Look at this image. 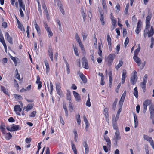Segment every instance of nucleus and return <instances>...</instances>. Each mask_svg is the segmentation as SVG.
Segmentation results:
<instances>
[{"label": "nucleus", "mask_w": 154, "mask_h": 154, "mask_svg": "<svg viewBox=\"0 0 154 154\" xmlns=\"http://www.w3.org/2000/svg\"><path fill=\"white\" fill-rule=\"evenodd\" d=\"M126 71L124 69L122 71V82L124 83L125 82V78L126 77Z\"/></svg>", "instance_id": "nucleus-13"}, {"label": "nucleus", "mask_w": 154, "mask_h": 154, "mask_svg": "<svg viewBox=\"0 0 154 154\" xmlns=\"http://www.w3.org/2000/svg\"><path fill=\"white\" fill-rule=\"evenodd\" d=\"M47 31L49 37H50L52 36H53V33L50 30V29L49 30H47Z\"/></svg>", "instance_id": "nucleus-45"}, {"label": "nucleus", "mask_w": 154, "mask_h": 154, "mask_svg": "<svg viewBox=\"0 0 154 154\" xmlns=\"http://www.w3.org/2000/svg\"><path fill=\"white\" fill-rule=\"evenodd\" d=\"M35 28L36 29L38 33L40 35V29L38 25L36 24L35 26Z\"/></svg>", "instance_id": "nucleus-35"}, {"label": "nucleus", "mask_w": 154, "mask_h": 154, "mask_svg": "<svg viewBox=\"0 0 154 154\" xmlns=\"http://www.w3.org/2000/svg\"><path fill=\"white\" fill-rule=\"evenodd\" d=\"M66 99L67 100H68L69 102H71V94L70 91L69 90H67V92L66 93Z\"/></svg>", "instance_id": "nucleus-21"}, {"label": "nucleus", "mask_w": 154, "mask_h": 154, "mask_svg": "<svg viewBox=\"0 0 154 154\" xmlns=\"http://www.w3.org/2000/svg\"><path fill=\"white\" fill-rule=\"evenodd\" d=\"M45 63L46 66V73H48L50 71L49 66L47 60L45 61Z\"/></svg>", "instance_id": "nucleus-19"}, {"label": "nucleus", "mask_w": 154, "mask_h": 154, "mask_svg": "<svg viewBox=\"0 0 154 154\" xmlns=\"http://www.w3.org/2000/svg\"><path fill=\"white\" fill-rule=\"evenodd\" d=\"M2 26L4 28H6L7 27V23L5 22H3L2 24Z\"/></svg>", "instance_id": "nucleus-63"}, {"label": "nucleus", "mask_w": 154, "mask_h": 154, "mask_svg": "<svg viewBox=\"0 0 154 154\" xmlns=\"http://www.w3.org/2000/svg\"><path fill=\"white\" fill-rule=\"evenodd\" d=\"M5 126L3 123H2L0 127L2 133L4 134H5Z\"/></svg>", "instance_id": "nucleus-22"}, {"label": "nucleus", "mask_w": 154, "mask_h": 154, "mask_svg": "<svg viewBox=\"0 0 154 154\" xmlns=\"http://www.w3.org/2000/svg\"><path fill=\"white\" fill-rule=\"evenodd\" d=\"M14 111L16 112L17 115L20 116V113L18 112H21V109L20 108V106L19 105H15L14 107Z\"/></svg>", "instance_id": "nucleus-5"}, {"label": "nucleus", "mask_w": 154, "mask_h": 154, "mask_svg": "<svg viewBox=\"0 0 154 154\" xmlns=\"http://www.w3.org/2000/svg\"><path fill=\"white\" fill-rule=\"evenodd\" d=\"M33 106L32 104H28L26 107V109L25 111H26L28 112L29 110L32 109H33Z\"/></svg>", "instance_id": "nucleus-24"}, {"label": "nucleus", "mask_w": 154, "mask_h": 154, "mask_svg": "<svg viewBox=\"0 0 154 154\" xmlns=\"http://www.w3.org/2000/svg\"><path fill=\"white\" fill-rule=\"evenodd\" d=\"M143 138L145 140H146L149 142L151 140H152V139L151 137H150L146 135H143Z\"/></svg>", "instance_id": "nucleus-34"}, {"label": "nucleus", "mask_w": 154, "mask_h": 154, "mask_svg": "<svg viewBox=\"0 0 154 154\" xmlns=\"http://www.w3.org/2000/svg\"><path fill=\"white\" fill-rule=\"evenodd\" d=\"M116 8L117 10L116 11V12H119L120 10V6L119 4H118L116 6Z\"/></svg>", "instance_id": "nucleus-60"}, {"label": "nucleus", "mask_w": 154, "mask_h": 154, "mask_svg": "<svg viewBox=\"0 0 154 154\" xmlns=\"http://www.w3.org/2000/svg\"><path fill=\"white\" fill-rule=\"evenodd\" d=\"M83 146L85 148V154H88L89 152V149L86 142H85L84 143Z\"/></svg>", "instance_id": "nucleus-20"}, {"label": "nucleus", "mask_w": 154, "mask_h": 154, "mask_svg": "<svg viewBox=\"0 0 154 154\" xmlns=\"http://www.w3.org/2000/svg\"><path fill=\"white\" fill-rule=\"evenodd\" d=\"M150 144L152 147L153 149L154 150V143L153 141L152 140H151L150 141H149Z\"/></svg>", "instance_id": "nucleus-64"}, {"label": "nucleus", "mask_w": 154, "mask_h": 154, "mask_svg": "<svg viewBox=\"0 0 154 154\" xmlns=\"http://www.w3.org/2000/svg\"><path fill=\"white\" fill-rule=\"evenodd\" d=\"M7 40L10 44H13L12 38L11 36L9 38L7 39Z\"/></svg>", "instance_id": "nucleus-49"}, {"label": "nucleus", "mask_w": 154, "mask_h": 154, "mask_svg": "<svg viewBox=\"0 0 154 154\" xmlns=\"http://www.w3.org/2000/svg\"><path fill=\"white\" fill-rule=\"evenodd\" d=\"M32 139L30 138H27L25 139L26 142L29 143L31 141Z\"/></svg>", "instance_id": "nucleus-56"}, {"label": "nucleus", "mask_w": 154, "mask_h": 154, "mask_svg": "<svg viewBox=\"0 0 154 154\" xmlns=\"http://www.w3.org/2000/svg\"><path fill=\"white\" fill-rule=\"evenodd\" d=\"M6 135L7 136L6 137V138L7 139L9 140L10 139H11L12 136L11 134L10 133H8L6 134Z\"/></svg>", "instance_id": "nucleus-46"}, {"label": "nucleus", "mask_w": 154, "mask_h": 154, "mask_svg": "<svg viewBox=\"0 0 154 154\" xmlns=\"http://www.w3.org/2000/svg\"><path fill=\"white\" fill-rule=\"evenodd\" d=\"M76 62L77 63V65L79 67H80L81 66V63H80V59H77L76 60Z\"/></svg>", "instance_id": "nucleus-61"}, {"label": "nucleus", "mask_w": 154, "mask_h": 154, "mask_svg": "<svg viewBox=\"0 0 154 154\" xmlns=\"http://www.w3.org/2000/svg\"><path fill=\"white\" fill-rule=\"evenodd\" d=\"M126 91H125L122 96L121 99L123 100H124L126 96Z\"/></svg>", "instance_id": "nucleus-51"}, {"label": "nucleus", "mask_w": 154, "mask_h": 154, "mask_svg": "<svg viewBox=\"0 0 154 154\" xmlns=\"http://www.w3.org/2000/svg\"><path fill=\"white\" fill-rule=\"evenodd\" d=\"M48 55H50L51 54H53V50L51 46L49 47L48 50Z\"/></svg>", "instance_id": "nucleus-38"}, {"label": "nucleus", "mask_w": 154, "mask_h": 154, "mask_svg": "<svg viewBox=\"0 0 154 154\" xmlns=\"http://www.w3.org/2000/svg\"><path fill=\"white\" fill-rule=\"evenodd\" d=\"M123 62L122 60H120L119 62V63L116 66V68L117 70H118L119 68L121 67L122 65Z\"/></svg>", "instance_id": "nucleus-29"}, {"label": "nucleus", "mask_w": 154, "mask_h": 154, "mask_svg": "<svg viewBox=\"0 0 154 154\" xmlns=\"http://www.w3.org/2000/svg\"><path fill=\"white\" fill-rule=\"evenodd\" d=\"M14 97L16 99H22V97L19 95L18 94H15Z\"/></svg>", "instance_id": "nucleus-52"}, {"label": "nucleus", "mask_w": 154, "mask_h": 154, "mask_svg": "<svg viewBox=\"0 0 154 154\" xmlns=\"http://www.w3.org/2000/svg\"><path fill=\"white\" fill-rule=\"evenodd\" d=\"M112 126L113 129L116 130V131L117 130H119L118 127L117 125L116 121H115L114 122H112Z\"/></svg>", "instance_id": "nucleus-30"}, {"label": "nucleus", "mask_w": 154, "mask_h": 154, "mask_svg": "<svg viewBox=\"0 0 154 154\" xmlns=\"http://www.w3.org/2000/svg\"><path fill=\"white\" fill-rule=\"evenodd\" d=\"M78 74H79L81 80L84 83H86L87 82V79L86 77L82 73H81L80 71L78 72Z\"/></svg>", "instance_id": "nucleus-6"}, {"label": "nucleus", "mask_w": 154, "mask_h": 154, "mask_svg": "<svg viewBox=\"0 0 154 154\" xmlns=\"http://www.w3.org/2000/svg\"><path fill=\"white\" fill-rule=\"evenodd\" d=\"M100 20L101 22V24L104 25L105 24L104 19V18L103 15L102 14L101 11H100Z\"/></svg>", "instance_id": "nucleus-23"}, {"label": "nucleus", "mask_w": 154, "mask_h": 154, "mask_svg": "<svg viewBox=\"0 0 154 154\" xmlns=\"http://www.w3.org/2000/svg\"><path fill=\"white\" fill-rule=\"evenodd\" d=\"M73 95L75 98L76 100L77 101H79L81 100L80 96L79 94L75 91H73Z\"/></svg>", "instance_id": "nucleus-12"}, {"label": "nucleus", "mask_w": 154, "mask_h": 154, "mask_svg": "<svg viewBox=\"0 0 154 154\" xmlns=\"http://www.w3.org/2000/svg\"><path fill=\"white\" fill-rule=\"evenodd\" d=\"M11 127V131H17L21 129V127L18 125H13Z\"/></svg>", "instance_id": "nucleus-11"}, {"label": "nucleus", "mask_w": 154, "mask_h": 154, "mask_svg": "<svg viewBox=\"0 0 154 154\" xmlns=\"http://www.w3.org/2000/svg\"><path fill=\"white\" fill-rule=\"evenodd\" d=\"M11 59L14 62L15 65V66H16V65L17 64V61L16 58L15 57H14L12 56H11Z\"/></svg>", "instance_id": "nucleus-44"}, {"label": "nucleus", "mask_w": 154, "mask_h": 154, "mask_svg": "<svg viewBox=\"0 0 154 154\" xmlns=\"http://www.w3.org/2000/svg\"><path fill=\"white\" fill-rule=\"evenodd\" d=\"M69 109L71 112H72L73 110L72 104L71 102H69Z\"/></svg>", "instance_id": "nucleus-40"}, {"label": "nucleus", "mask_w": 154, "mask_h": 154, "mask_svg": "<svg viewBox=\"0 0 154 154\" xmlns=\"http://www.w3.org/2000/svg\"><path fill=\"white\" fill-rule=\"evenodd\" d=\"M129 43V38H128L127 37L125 40V42H124V44L125 45V47H126L127 45Z\"/></svg>", "instance_id": "nucleus-50"}, {"label": "nucleus", "mask_w": 154, "mask_h": 154, "mask_svg": "<svg viewBox=\"0 0 154 154\" xmlns=\"http://www.w3.org/2000/svg\"><path fill=\"white\" fill-rule=\"evenodd\" d=\"M8 121L10 122H14L15 120L12 117H10L8 119Z\"/></svg>", "instance_id": "nucleus-59"}, {"label": "nucleus", "mask_w": 154, "mask_h": 154, "mask_svg": "<svg viewBox=\"0 0 154 154\" xmlns=\"http://www.w3.org/2000/svg\"><path fill=\"white\" fill-rule=\"evenodd\" d=\"M76 119L78 125H80L81 123V121L80 120V115L79 114H78L76 116Z\"/></svg>", "instance_id": "nucleus-32"}, {"label": "nucleus", "mask_w": 154, "mask_h": 154, "mask_svg": "<svg viewBox=\"0 0 154 154\" xmlns=\"http://www.w3.org/2000/svg\"><path fill=\"white\" fill-rule=\"evenodd\" d=\"M120 49V45L119 44H118L116 48V50L117 51V54H118L119 52V51Z\"/></svg>", "instance_id": "nucleus-58"}, {"label": "nucleus", "mask_w": 154, "mask_h": 154, "mask_svg": "<svg viewBox=\"0 0 154 154\" xmlns=\"http://www.w3.org/2000/svg\"><path fill=\"white\" fill-rule=\"evenodd\" d=\"M149 110L150 114V117H152L153 116L154 111V106L153 104H151L149 108Z\"/></svg>", "instance_id": "nucleus-16"}, {"label": "nucleus", "mask_w": 154, "mask_h": 154, "mask_svg": "<svg viewBox=\"0 0 154 154\" xmlns=\"http://www.w3.org/2000/svg\"><path fill=\"white\" fill-rule=\"evenodd\" d=\"M112 26H116V21L115 19H112Z\"/></svg>", "instance_id": "nucleus-48"}, {"label": "nucleus", "mask_w": 154, "mask_h": 154, "mask_svg": "<svg viewBox=\"0 0 154 154\" xmlns=\"http://www.w3.org/2000/svg\"><path fill=\"white\" fill-rule=\"evenodd\" d=\"M137 46L138 48L135 49L134 52V56H137V55L140 50V44H138Z\"/></svg>", "instance_id": "nucleus-18"}, {"label": "nucleus", "mask_w": 154, "mask_h": 154, "mask_svg": "<svg viewBox=\"0 0 154 154\" xmlns=\"http://www.w3.org/2000/svg\"><path fill=\"white\" fill-rule=\"evenodd\" d=\"M18 26V27L19 28L20 30H22V29H23V31L24 32H25V30L24 29L23 27V26L22 25V24H21V23H19L17 24Z\"/></svg>", "instance_id": "nucleus-43"}, {"label": "nucleus", "mask_w": 154, "mask_h": 154, "mask_svg": "<svg viewBox=\"0 0 154 154\" xmlns=\"http://www.w3.org/2000/svg\"><path fill=\"white\" fill-rule=\"evenodd\" d=\"M154 34V31H152L150 30L148 33L147 34H148V37H150L152 36Z\"/></svg>", "instance_id": "nucleus-47"}, {"label": "nucleus", "mask_w": 154, "mask_h": 154, "mask_svg": "<svg viewBox=\"0 0 154 154\" xmlns=\"http://www.w3.org/2000/svg\"><path fill=\"white\" fill-rule=\"evenodd\" d=\"M152 17L147 16L146 20V24L150 25V21Z\"/></svg>", "instance_id": "nucleus-28"}, {"label": "nucleus", "mask_w": 154, "mask_h": 154, "mask_svg": "<svg viewBox=\"0 0 154 154\" xmlns=\"http://www.w3.org/2000/svg\"><path fill=\"white\" fill-rule=\"evenodd\" d=\"M75 39L78 43L81 42V41L79 37V36L78 34L77 33L75 34Z\"/></svg>", "instance_id": "nucleus-39"}, {"label": "nucleus", "mask_w": 154, "mask_h": 154, "mask_svg": "<svg viewBox=\"0 0 154 154\" xmlns=\"http://www.w3.org/2000/svg\"><path fill=\"white\" fill-rule=\"evenodd\" d=\"M150 25L146 24V27L144 32V36L146 37V35H147L149 32V29L150 27Z\"/></svg>", "instance_id": "nucleus-15"}, {"label": "nucleus", "mask_w": 154, "mask_h": 154, "mask_svg": "<svg viewBox=\"0 0 154 154\" xmlns=\"http://www.w3.org/2000/svg\"><path fill=\"white\" fill-rule=\"evenodd\" d=\"M127 34L126 29L125 28L123 29V35L124 37Z\"/></svg>", "instance_id": "nucleus-62"}, {"label": "nucleus", "mask_w": 154, "mask_h": 154, "mask_svg": "<svg viewBox=\"0 0 154 154\" xmlns=\"http://www.w3.org/2000/svg\"><path fill=\"white\" fill-rule=\"evenodd\" d=\"M118 99H116L114 103H113L112 106V108L114 110H115L116 108V105Z\"/></svg>", "instance_id": "nucleus-33"}, {"label": "nucleus", "mask_w": 154, "mask_h": 154, "mask_svg": "<svg viewBox=\"0 0 154 154\" xmlns=\"http://www.w3.org/2000/svg\"><path fill=\"white\" fill-rule=\"evenodd\" d=\"M82 62L83 67L86 69H88L89 68L88 62L85 57L82 58Z\"/></svg>", "instance_id": "nucleus-3"}, {"label": "nucleus", "mask_w": 154, "mask_h": 154, "mask_svg": "<svg viewBox=\"0 0 154 154\" xmlns=\"http://www.w3.org/2000/svg\"><path fill=\"white\" fill-rule=\"evenodd\" d=\"M133 94L136 97L137 99L138 97V92L137 89V87H136L134 89V92Z\"/></svg>", "instance_id": "nucleus-25"}, {"label": "nucleus", "mask_w": 154, "mask_h": 154, "mask_svg": "<svg viewBox=\"0 0 154 154\" xmlns=\"http://www.w3.org/2000/svg\"><path fill=\"white\" fill-rule=\"evenodd\" d=\"M133 58L134 61L139 66L141 63L140 59L137 56H134Z\"/></svg>", "instance_id": "nucleus-9"}, {"label": "nucleus", "mask_w": 154, "mask_h": 154, "mask_svg": "<svg viewBox=\"0 0 154 154\" xmlns=\"http://www.w3.org/2000/svg\"><path fill=\"white\" fill-rule=\"evenodd\" d=\"M112 77H109V85L110 87H111L112 84Z\"/></svg>", "instance_id": "nucleus-54"}, {"label": "nucleus", "mask_w": 154, "mask_h": 154, "mask_svg": "<svg viewBox=\"0 0 154 154\" xmlns=\"http://www.w3.org/2000/svg\"><path fill=\"white\" fill-rule=\"evenodd\" d=\"M40 78L39 76L38 75L37 76V80L36 81V83L37 84L42 83V82L41 81H40Z\"/></svg>", "instance_id": "nucleus-53"}, {"label": "nucleus", "mask_w": 154, "mask_h": 154, "mask_svg": "<svg viewBox=\"0 0 154 154\" xmlns=\"http://www.w3.org/2000/svg\"><path fill=\"white\" fill-rule=\"evenodd\" d=\"M71 146L72 149L74 151V154H77V151L74 144L73 142H71Z\"/></svg>", "instance_id": "nucleus-26"}, {"label": "nucleus", "mask_w": 154, "mask_h": 154, "mask_svg": "<svg viewBox=\"0 0 154 154\" xmlns=\"http://www.w3.org/2000/svg\"><path fill=\"white\" fill-rule=\"evenodd\" d=\"M104 137L107 143V145L108 147H110L111 143L109 138L107 136H104Z\"/></svg>", "instance_id": "nucleus-10"}, {"label": "nucleus", "mask_w": 154, "mask_h": 154, "mask_svg": "<svg viewBox=\"0 0 154 154\" xmlns=\"http://www.w3.org/2000/svg\"><path fill=\"white\" fill-rule=\"evenodd\" d=\"M73 46L74 49V51L75 52V54L77 56H79V54L78 53V50L77 48L76 47H74V45H73Z\"/></svg>", "instance_id": "nucleus-31"}, {"label": "nucleus", "mask_w": 154, "mask_h": 154, "mask_svg": "<svg viewBox=\"0 0 154 154\" xmlns=\"http://www.w3.org/2000/svg\"><path fill=\"white\" fill-rule=\"evenodd\" d=\"M151 100H147L144 102L143 112L144 113H145L147 110V106L151 104Z\"/></svg>", "instance_id": "nucleus-2"}, {"label": "nucleus", "mask_w": 154, "mask_h": 154, "mask_svg": "<svg viewBox=\"0 0 154 154\" xmlns=\"http://www.w3.org/2000/svg\"><path fill=\"white\" fill-rule=\"evenodd\" d=\"M37 2H38V11L41 14H42V11L41 9V5H40V2L39 0H37Z\"/></svg>", "instance_id": "nucleus-37"}, {"label": "nucleus", "mask_w": 154, "mask_h": 154, "mask_svg": "<svg viewBox=\"0 0 154 154\" xmlns=\"http://www.w3.org/2000/svg\"><path fill=\"white\" fill-rule=\"evenodd\" d=\"M107 38L108 45H110V44L111 43V38L109 34H108Z\"/></svg>", "instance_id": "nucleus-36"}, {"label": "nucleus", "mask_w": 154, "mask_h": 154, "mask_svg": "<svg viewBox=\"0 0 154 154\" xmlns=\"http://www.w3.org/2000/svg\"><path fill=\"white\" fill-rule=\"evenodd\" d=\"M1 90L6 94L7 95L8 94V89L6 88L4 86H1Z\"/></svg>", "instance_id": "nucleus-27"}, {"label": "nucleus", "mask_w": 154, "mask_h": 154, "mask_svg": "<svg viewBox=\"0 0 154 154\" xmlns=\"http://www.w3.org/2000/svg\"><path fill=\"white\" fill-rule=\"evenodd\" d=\"M129 4H127L125 7V10L124 11L125 13V14H127L128 13V10L129 8Z\"/></svg>", "instance_id": "nucleus-41"}, {"label": "nucleus", "mask_w": 154, "mask_h": 154, "mask_svg": "<svg viewBox=\"0 0 154 154\" xmlns=\"http://www.w3.org/2000/svg\"><path fill=\"white\" fill-rule=\"evenodd\" d=\"M116 137L115 140H119L121 139V136L120 135V133L119 130H117L116 131L115 133V136Z\"/></svg>", "instance_id": "nucleus-17"}, {"label": "nucleus", "mask_w": 154, "mask_h": 154, "mask_svg": "<svg viewBox=\"0 0 154 154\" xmlns=\"http://www.w3.org/2000/svg\"><path fill=\"white\" fill-rule=\"evenodd\" d=\"M20 8H22L23 10H25V5L23 3V0H18Z\"/></svg>", "instance_id": "nucleus-14"}, {"label": "nucleus", "mask_w": 154, "mask_h": 154, "mask_svg": "<svg viewBox=\"0 0 154 154\" xmlns=\"http://www.w3.org/2000/svg\"><path fill=\"white\" fill-rule=\"evenodd\" d=\"M15 72H17V74L16 75V78L17 79H20V75L18 72V71L17 69H16Z\"/></svg>", "instance_id": "nucleus-55"}, {"label": "nucleus", "mask_w": 154, "mask_h": 154, "mask_svg": "<svg viewBox=\"0 0 154 154\" xmlns=\"http://www.w3.org/2000/svg\"><path fill=\"white\" fill-rule=\"evenodd\" d=\"M36 113V112L35 111H34L32 112L31 114L30 115H29L30 117H34Z\"/></svg>", "instance_id": "nucleus-57"}, {"label": "nucleus", "mask_w": 154, "mask_h": 154, "mask_svg": "<svg viewBox=\"0 0 154 154\" xmlns=\"http://www.w3.org/2000/svg\"><path fill=\"white\" fill-rule=\"evenodd\" d=\"M90 98L89 97L88 98V99L87 101V102L86 103V105L89 107H90L91 106V103L90 102Z\"/></svg>", "instance_id": "nucleus-42"}, {"label": "nucleus", "mask_w": 154, "mask_h": 154, "mask_svg": "<svg viewBox=\"0 0 154 154\" xmlns=\"http://www.w3.org/2000/svg\"><path fill=\"white\" fill-rule=\"evenodd\" d=\"M115 54H110L108 56V61L109 63H110L111 64L113 62V60L115 57Z\"/></svg>", "instance_id": "nucleus-8"}, {"label": "nucleus", "mask_w": 154, "mask_h": 154, "mask_svg": "<svg viewBox=\"0 0 154 154\" xmlns=\"http://www.w3.org/2000/svg\"><path fill=\"white\" fill-rule=\"evenodd\" d=\"M142 22L141 20H138L137 23L136 29L135 31L136 33L137 34H138L141 30Z\"/></svg>", "instance_id": "nucleus-4"}, {"label": "nucleus", "mask_w": 154, "mask_h": 154, "mask_svg": "<svg viewBox=\"0 0 154 154\" xmlns=\"http://www.w3.org/2000/svg\"><path fill=\"white\" fill-rule=\"evenodd\" d=\"M56 88L57 93L60 96H61L62 94L61 93V89L60 84L59 83H56Z\"/></svg>", "instance_id": "nucleus-7"}, {"label": "nucleus", "mask_w": 154, "mask_h": 154, "mask_svg": "<svg viewBox=\"0 0 154 154\" xmlns=\"http://www.w3.org/2000/svg\"><path fill=\"white\" fill-rule=\"evenodd\" d=\"M137 78V73L134 71V74L132 75V76L131 77V82L132 85H134L136 83Z\"/></svg>", "instance_id": "nucleus-1"}]
</instances>
